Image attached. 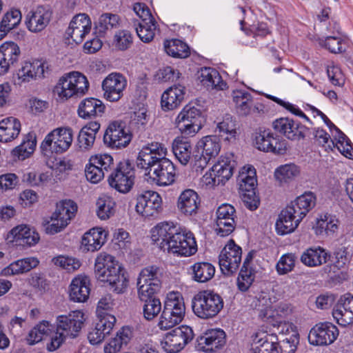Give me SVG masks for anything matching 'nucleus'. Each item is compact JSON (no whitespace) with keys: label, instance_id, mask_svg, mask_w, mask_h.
<instances>
[{"label":"nucleus","instance_id":"obj_24","mask_svg":"<svg viewBox=\"0 0 353 353\" xmlns=\"http://www.w3.org/2000/svg\"><path fill=\"white\" fill-rule=\"evenodd\" d=\"M198 347L205 352H213L225 344V334L221 329L208 330L198 340Z\"/></svg>","mask_w":353,"mask_h":353},{"label":"nucleus","instance_id":"obj_16","mask_svg":"<svg viewBox=\"0 0 353 353\" xmlns=\"http://www.w3.org/2000/svg\"><path fill=\"white\" fill-rule=\"evenodd\" d=\"M135 208L144 217H156L163 210L161 197L157 192L146 191L137 196Z\"/></svg>","mask_w":353,"mask_h":353},{"label":"nucleus","instance_id":"obj_15","mask_svg":"<svg viewBox=\"0 0 353 353\" xmlns=\"http://www.w3.org/2000/svg\"><path fill=\"white\" fill-rule=\"evenodd\" d=\"M242 250L241 247L230 240L219 254V265L222 272L230 275L236 272L241 262Z\"/></svg>","mask_w":353,"mask_h":353},{"label":"nucleus","instance_id":"obj_54","mask_svg":"<svg viewBox=\"0 0 353 353\" xmlns=\"http://www.w3.org/2000/svg\"><path fill=\"white\" fill-rule=\"evenodd\" d=\"M20 53L19 47L14 42H5L0 46V57L11 65L18 61Z\"/></svg>","mask_w":353,"mask_h":353},{"label":"nucleus","instance_id":"obj_41","mask_svg":"<svg viewBox=\"0 0 353 353\" xmlns=\"http://www.w3.org/2000/svg\"><path fill=\"white\" fill-rule=\"evenodd\" d=\"M39 263L36 257H27L17 260L4 268L3 274L6 276L23 274L35 268Z\"/></svg>","mask_w":353,"mask_h":353},{"label":"nucleus","instance_id":"obj_34","mask_svg":"<svg viewBox=\"0 0 353 353\" xmlns=\"http://www.w3.org/2000/svg\"><path fill=\"white\" fill-rule=\"evenodd\" d=\"M105 110L103 102L96 98H86L79 105L78 114L84 119H91L101 116Z\"/></svg>","mask_w":353,"mask_h":353},{"label":"nucleus","instance_id":"obj_32","mask_svg":"<svg viewBox=\"0 0 353 353\" xmlns=\"http://www.w3.org/2000/svg\"><path fill=\"white\" fill-rule=\"evenodd\" d=\"M90 280L86 276H78L72 281L70 286L69 296L71 301L83 303L90 294Z\"/></svg>","mask_w":353,"mask_h":353},{"label":"nucleus","instance_id":"obj_47","mask_svg":"<svg viewBox=\"0 0 353 353\" xmlns=\"http://www.w3.org/2000/svg\"><path fill=\"white\" fill-rule=\"evenodd\" d=\"M164 49L168 55L174 58L185 59L190 55L189 47L179 39L165 41Z\"/></svg>","mask_w":353,"mask_h":353},{"label":"nucleus","instance_id":"obj_18","mask_svg":"<svg viewBox=\"0 0 353 353\" xmlns=\"http://www.w3.org/2000/svg\"><path fill=\"white\" fill-rule=\"evenodd\" d=\"M216 232L221 236L230 234L236 227V210L228 203L220 205L216 212Z\"/></svg>","mask_w":353,"mask_h":353},{"label":"nucleus","instance_id":"obj_25","mask_svg":"<svg viewBox=\"0 0 353 353\" xmlns=\"http://www.w3.org/2000/svg\"><path fill=\"white\" fill-rule=\"evenodd\" d=\"M301 221L302 219L295 212V210L288 205L281 212L276 222V232L280 235L291 233L294 231Z\"/></svg>","mask_w":353,"mask_h":353},{"label":"nucleus","instance_id":"obj_58","mask_svg":"<svg viewBox=\"0 0 353 353\" xmlns=\"http://www.w3.org/2000/svg\"><path fill=\"white\" fill-rule=\"evenodd\" d=\"M334 128L338 133V137L334 139V147L337 148L339 151L345 157L353 159V149L349 143V140H347L346 136L342 132L336 127Z\"/></svg>","mask_w":353,"mask_h":353},{"label":"nucleus","instance_id":"obj_63","mask_svg":"<svg viewBox=\"0 0 353 353\" xmlns=\"http://www.w3.org/2000/svg\"><path fill=\"white\" fill-rule=\"evenodd\" d=\"M293 308L289 303L281 302L276 306L272 307V314L270 316V321L276 319V322H281L282 319H286L292 314Z\"/></svg>","mask_w":353,"mask_h":353},{"label":"nucleus","instance_id":"obj_23","mask_svg":"<svg viewBox=\"0 0 353 353\" xmlns=\"http://www.w3.org/2000/svg\"><path fill=\"white\" fill-rule=\"evenodd\" d=\"M52 17L50 9L46 6H38L28 12L25 23L27 28L32 32H39L46 28Z\"/></svg>","mask_w":353,"mask_h":353},{"label":"nucleus","instance_id":"obj_7","mask_svg":"<svg viewBox=\"0 0 353 353\" xmlns=\"http://www.w3.org/2000/svg\"><path fill=\"white\" fill-rule=\"evenodd\" d=\"M73 141L72 130L69 128H59L48 133L41 144L42 153L49 156L67 151Z\"/></svg>","mask_w":353,"mask_h":353},{"label":"nucleus","instance_id":"obj_49","mask_svg":"<svg viewBox=\"0 0 353 353\" xmlns=\"http://www.w3.org/2000/svg\"><path fill=\"white\" fill-rule=\"evenodd\" d=\"M338 221L330 214L321 215L317 219L315 232L317 235H330L338 230Z\"/></svg>","mask_w":353,"mask_h":353},{"label":"nucleus","instance_id":"obj_35","mask_svg":"<svg viewBox=\"0 0 353 353\" xmlns=\"http://www.w3.org/2000/svg\"><path fill=\"white\" fill-rule=\"evenodd\" d=\"M77 211V204L71 200L62 201L57 204L54 212L50 220H58L62 225H68Z\"/></svg>","mask_w":353,"mask_h":353},{"label":"nucleus","instance_id":"obj_44","mask_svg":"<svg viewBox=\"0 0 353 353\" xmlns=\"http://www.w3.org/2000/svg\"><path fill=\"white\" fill-rule=\"evenodd\" d=\"M52 326L48 321H41L31 329L26 338L27 343L33 345L38 343L44 336H48L52 332Z\"/></svg>","mask_w":353,"mask_h":353},{"label":"nucleus","instance_id":"obj_2","mask_svg":"<svg viewBox=\"0 0 353 353\" xmlns=\"http://www.w3.org/2000/svg\"><path fill=\"white\" fill-rule=\"evenodd\" d=\"M151 239L163 251L178 256H189L197 251L193 234L177 229L173 223L162 222L157 225L151 230Z\"/></svg>","mask_w":353,"mask_h":353},{"label":"nucleus","instance_id":"obj_27","mask_svg":"<svg viewBox=\"0 0 353 353\" xmlns=\"http://www.w3.org/2000/svg\"><path fill=\"white\" fill-rule=\"evenodd\" d=\"M276 301V298L270 292L261 291L252 298L251 307L259 312V317L264 321H270V316L272 314V305Z\"/></svg>","mask_w":353,"mask_h":353},{"label":"nucleus","instance_id":"obj_51","mask_svg":"<svg viewBox=\"0 0 353 353\" xmlns=\"http://www.w3.org/2000/svg\"><path fill=\"white\" fill-rule=\"evenodd\" d=\"M300 174V168L294 163L285 164L275 170V179L280 183H288Z\"/></svg>","mask_w":353,"mask_h":353},{"label":"nucleus","instance_id":"obj_20","mask_svg":"<svg viewBox=\"0 0 353 353\" xmlns=\"http://www.w3.org/2000/svg\"><path fill=\"white\" fill-rule=\"evenodd\" d=\"M232 101L237 114L247 117L253 113L263 112V105L261 103L254 104L252 94L245 90H235L232 92Z\"/></svg>","mask_w":353,"mask_h":353},{"label":"nucleus","instance_id":"obj_33","mask_svg":"<svg viewBox=\"0 0 353 353\" xmlns=\"http://www.w3.org/2000/svg\"><path fill=\"white\" fill-rule=\"evenodd\" d=\"M185 95V87L174 85L167 89L161 96V107L164 110L176 108L182 102Z\"/></svg>","mask_w":353,"mask_h":353},{"label":"nucleus","instance_id":"obj_31","mask_svg":"<svg viewBox=\"0 0 353 353\" xmlns=\"http://www.w3.org/2000/svg\"><path fill=\"white\" fill-rule=\"evenodd\" d=\"M106 232L101 228H93L85 232L81 239V248L87 252L99 250L106 241Z\"/></svg>","mask_w":353,"mask_h":353},{"label":"nucleus","instance_id":"obj_21","mask_svg":"<svg viewBox=\"0 0 353 353\" xmlns=\"http://www.w3.org/2000/svg\"><path fill=\"white\" fill-rule=\"evenodd\" d=\"M91 21L85 14L75 15L65 31L67 39H72L76 44L81 43L91 30Z\"/></svg>","mask_w":353,"mask_h":353},{"label":"nucleus","instance_id":"obj_9","mask_svg":"<svg viewBox=\"0 0 353 353\" xmlns=\"http://www.w3.org/2000/svg\"><path fill=\"white\" fill-rule=\"evenodd\" d=\"M191 327L181 325L166 333L161 342L162 348L168 353H177L194 339Z\"/></svg>","mask_w":353,"mask_h":353},{"label":"nucleus","instance_id":"obj_56","mask_svg":"<svg viewBox=\"0 0 353 353\" xmlns=\"http://www.w3.org/2000/svg\"><path fill=\"white\" fill-rule=\"evenodd\" d=\"M163 309L185 314V307L181 294L177 292H169L167 294Z\"/></svg>","mask_w":353,"mask_h":353},{"label":"nucleus","instance_id":"obj_46","mask_svg":"<svg viewBox=\"0 0 353 353\" xmlns=\"http://www.w3.org/2000/svg\"><path fill=\"white\" fill-rule=\"evenodd\" d=\"M191 145L183 138L177 137L172 143V152L182 165H186L191 157Z\"/></svg>","mask_w":353,"mask_h":353},{"label":"nucleus","instance_id":"obj_3","mask_svg":"<svg viewBox=\"0 0 353 353\" xmlns=\"http://www.w3.org/2000/svg\"><path fill=\"white\" fill-rule=\"evenodd\" d=\"M94 274L102 282H107L114 292L121 294L128 287V280L124 268L115 258L106 253H99L94 263Z\"/></svg>","mask_w":353,"mask_h":353},{"label":"nucleus","instance_id":"obj_13","mask_svg":"<svg viewBox=\"0 0 353 353\" xmlns=\"http://www.w3.org/2000/svg\"><path fill=\"white\" fill-rule=\"evenodd\" d=\"M48 72V64L41 60L24 61L17 72L14 83L19 85L45 77Z\"/></svg>","mask_w":353,"mask_h":353},{"label":"nucleus","instance_id":"obj_17","mask_svg":"<svg viewBox=\"0 0 353 353\" xmlns=\"http://www.w3.org/2000/svg\"><path fill=\"white\" fill-rule=\"evenodd\" d=\"M339 335L336 326L330 322L319 323L310 331L308 340L314 345H328L334 343Z\"/></svg>","mask_w":353,"mask_h":353},{"label":"nucleus","instance_id":"obj_22","mask_svg":"<svg viewBox=\"0 0 353 353\" xmlns=\"http://www.w3.org/2000/svg\"><path fill=\"white\" fill-rule=\"evenodd\" d=\"M274 130L290 140L303 139L308 129L300 123L289 118H280L272 124Z\"/></svg>","mask_w":353,"mask_h":353},{"label":"nucleus","instance_id":"obj_26","mask_svg":"<svg viewBox=\"0 0 353 353\" xmlns=\"http://www.w3.org/2000/svg\"><path fill=\"white\" fill-rule=\"evenodd\" d=\"M200 203L198 194L193 190L187 189L180 194L176 207L181 214L190 216L197 213Z\"/></svg>","mask_w":353,"mask_h":353},{"label":"nucleus","instance_id":"obj_52","mask_svg":"<svg viewBox=\"0 0 353 353\" xmlns=\"http://www.w3.org/2000/svg\"><path fill=\"white\" fill-rule=\"evenodd\" d=\"M119 17L114 14H101L96 23L95 28L100 35H103L108 30L117 28L119 26Z\"/></svg>","mask_w":353,"mask_h":353},{"label":"nucleus","instance_id":"obj_59","mask_svg":"<svg viewBox=\"0 0 353 353\" xmlns=\"http://www.w3.org/2000/svg\"><path fill=\"white\" fill-rule=\"evenodd\" d=\"M255 274L252 268H242L237 278V286L241 292L247 291L254 281Z\"/></svg>","mask_w":353,"mask_h":353},{"label":"nucleus","instance_id":"obj_57","mask_svg":"<svg viewBox=\"0 0 353 353\" xmlns=\"http://www.w3.org/2000/svg\"><path fill=\"white\" fill-rule=\"evenodd\" d=\"M144 302L143 306V316L148 321L154 319L161 310V303L159 299L150 298L147 300H141Z\"/></svg>","mask_w":353,"mask_h":353},{"label":"nucleus","instance_id":"obj_38","mask_svg":"<svg viewBox=\"0 0 353 353\" xmlns=\"http://www.w3.org/2000/svg\"><path fill=\"white\" fill-rule=\"evenodd\" d=\"M100 129V123L92 121L81 128L78 136L79 147L83 150L90 149L94 143L96 134Z\"/></svg>","mask_w":353,"mask_h":353},{"label":"nucleus","instance_id":"obj_37","mask_svg":"<svg viewBox=\"0 0 353 353\" xmlns=\"http://www.w3.org/2000/svg\"><path fill=\"white\" fill-rule=\"evenodd\" d=\"M21 123L14 117H10L0 121V141L8 143L16 139L21 131Z\"/></svg>","mask_w":353,"mask_h":353},{"label":"nucleus","instance_id":"obj_28","mask_svg":"<svg viewBox=\"0 0 353 353\" xmlns=\"http://www.w3.org/2000/svg\"><path fill=\"white\" fill-rule=\"evenodd\" d=\"M8 238H12L17 245L30 247L39 242L40 236L34 230L26 225H20L11 230Z\"/></svg>","mask_w":353,"mask_h":353},{"label":"nucleus","instance_id":"obj_43","mask_svg":"<svg viewBox=\"0 0 353 353\" xmlns=\"http://www.w3.org/2000/svg\"><path fill=\"white\" fill-rule=\"evenodd\" d=\"M315 204L314 194L312 192H307L297 197L288 205L295 210V212L303 219Z\"/></svg>","mask_w":353,"mask_h":353},{"label":"nucleus","instance_id":"obj_5","mask_svg":"<svg viewBox=\"0 0 353 353\" xmlns=\"http://www.w3.org/2000/svg\"><path fill=\"white\" fill-rule=\"evenodd\" d=\"M194 314L202 319L216 316L223 307L220 295L210 290L201 291L194 295L192 303Z\"/></svg>","mask_w":353,"mask_h":353},{"label":"nucleus","instance_id":"obj_64","mask_svg":"<svg viewBox=\"0 0 353 353\" xmlns=\"http://www.w3.org/2000/svg\"><path fill=\"white\" fill-rule=\"evenodd\" d=\"M133 37L128 30H121L117 32L114 37L113 44L120 50H125L132 44Z\"/></svg>","mask_w":353,"mask_h":353},{"label":"nucleus","instance_id":"obj_29","mask_svg":"<svg viewBox=\"0 0 353 353\" xmlns=\"http://www.w3.org/2000/svg\"><path fill=\"white\" fill-rule=\"evenodd\" d=\"M332 315L340 325L351 323L353 319V295L347 294L341 297L334 308Z\"/></svg>","mask_w":353,"mask_h":353},{"label":"nucleus","instance_id":"obj_4","mask_svg":"<svg viewBox=\"0 0 353 353\" xmlns=\"http://www.w3.org/2000/svg\"><path fill=\"white\" fill-rule=\"evenodd\" d=\"M85 321L84 313L81 310H74L68 314L57 316L54 323L55 332L50 341L47 343L46 349L50 352L55 351L67 339L77 337Z\"/></svg>","mask_w":353,"mask_h":353},{"label":"nucleus","instance_id":"obj_42","mask_svg":"<svg viewBox=\"0 0 353 353\" xmlns=\"http://www.w3.org/2000/svg\"><path fill=\"white\" fill-rule=\"evenodd\" d=\"M132 338V331L128 327H123L104 346V353H117L123 345H126Z\"/></svg>","mask_w":353,"mask_h":353},{"label":"nucleus","instance_id":"obj_30","mask_svg":"<svg viewBox=\"0 0 353 353\" xmlns=\"http://www.w3.org/2000/svg\"><path fill=\"white\" fill-rule=\"evenodd\" d=\"M236 165V162L234 155L227 154L225 156H221L211 169L214 172V174L218 177L219 182L221 181L223 185L232 176Z\"/></svg>","mask_w":353,"mask_h":353},{"label":"nucleus","instance_id":"obj_8","mask_svg":"<svg viewBox=\"0 0 353 353\" xmlns=\"http://www.w3.org/2000/svg\"><path fill=\"white\" fill-rule=\"evenodd\" d=\"M202 112L200 108L190 104L186 105L175 120L176 128L181 134L193 136L202 127Z\"/></svg>","mask_w":353,"mask_h":353},{"label":"nucleus","instance_id":"obj_40","mask_svg":"<svg viewBox=\"0 0 353 353\" xmlns=\"http://www.w3.org/2000/svg\"><path fill=\"white\" fill-rule=\"evenodd\" d=\"M202 84L208 88L223 90L227 88V83L223 81L219 72L214 68H203L200 76Z\"/></svg>","mask_w":353,"mask_h":353},{"label":"nucleus","instance_id":"obj_48","mask_svg":"<svg viewBox=\"0 0 353 353\" xmlns=\"http://www.w3.org/2000/svg\"><path fill=\"white\" fill-rule=\"evenodd\" d=\"M199 149L202 150V154L210 159L218 155L221 150L219 138L216 136H206L201 139L198 143Z\"/></svg>","mask_w":353,"mask_h":353},{"label":"nucleus","instance_id":"obj_1","mask_svg":"<svg viewBox=\"0 0 353 353\" xmlns=\"http://www.w3.org/2000/svg\"><path fill=\"white\" fill-rule=\"evenodd\" d=\"M166 155L163 143L151 142L142 147L137 159V167L145 170V174L160 186L171 185L175 180V167Z\"/></svg>","mask_w":353,"mask_h":353},{"label":"nucleus","instance_id":"obj_11","mask_svg":"<svg viewBox=\"0 0 353 353\" xmlns=\"http://www.w3.org/2000/svg\"><path fill=\"white\" fill-rule=\"evenodd\" d=\"M135 174L129 161L120 162L108 177L110 185L119 192L127 193L134 183Z\"/></svg>","mask_w":353,"mask_h":353},{"label":"nucleus","instance_id":"obj_10","mask_svg":"<svg viewBox=\"0 0 353 353\" xmlns=\"http://www.w3.org/2000/svg\"><path fill=\"white\" fill-rule=\"evenodd\" d=\"M161 282L158 276V268L150 266L143 269L137 279L138 296L140 300L154 298L161 288Z\"/></svg>","mask_w":353,"mask_h":353},{"label":"nucleus","instance_id":"obj_39","mask_svg":"<svg viewBox=\"0 0 353 353\" xmlns=\"http://www.w3.org/2000/svg\"><path fill=\"white\" fill-rule=\"evenodd\" d=\"M328 257L327 252L318 246L307 249L301 254L300 260L307 267H316L325 263Z\"/></svg>","mask_w":353,"mask_h":353},{"label":"nucleus","instance_id":"obj_53","mask_svg":"<svg viewBox=\"0 0 353 353\" xmlns=\"http://www.w3.org/2000/svg\"><path fill=\"white\" fill-rule=\"evenodd\" d=\"M184 315V314L163 309L159 318L158 326L163 330L172 328L183 320Z\"/></svg>","mask_w":353,"mask_h":353},{"label":"nucleus","instance_id":"obj_45","mask_svg":"<svg viewBox=\"0 0 353 353\" xmlns=\"http://www.w3.org/2000/svg\"><path fill=\"white\" fill-rule=\"evenodd\" d=\"M192 275L194 281L205 283L210 281L214 275L215 268L209 263H196L191 266Z\"/></svg>","mask_w":353,"mask_h":353},{"label":"nucleus","instance_id":"obj_6","mask_svg":"<svg viewBox=\"0 0 353 353\" xmlns=\"http://www.w3.org/2000/svg\"><path fill=\"white\" fill-rule=\"evenodd\" d=\"M89 88V82L85 75L79 72H71L61 77L54 91L61 99L85 94Z\"/></svg>","mask_w":353,"mask_h":353},{"label":"nucleus","instance_id":"obj_36","mask_svg":"<svg viewBox=\"0 0 353 353\" xmlns=\"http://www.w3.org/2000/svg\"><path fill=\"white\" fill-rule=\"evenodd\" d=\"M239 126L236 121L230 114H225L221 121L216 123V132L219 136L228 141L236 139Z\"/></svg>","mask_w":353,"mask_h":353},{"label":"nucleus","instance_id":"obj_50","mask_svg":"<svg viewBox=\"0 0 353 353\" xmlns=\"http://www.w3.org/2000/svg\"><path fill=\"white\" fill-rule=\"evenodd\" d=\"M116 203L114 199L107 195L101 196L97 201V214L101 220H106L114 214Z\"/></svg>","mask_w":353,"mask_h":353},{"label":"nucleus","instance_id":"obj_19","mask_svg":"<svg viewBox=\"0 0 353 353\" xmlns=\"http://www.w3.org/2000/svg\"><path fill=\"white\" fill-rule=\"evenodd\" d=\"M127 86L126 78L120 73L113 72L102 82L104 98L110 101H118L123 95Z\"/></svg>","mask_w":353,"mask_h":353},{"label":"nucleus","instance_id":"obj_14","mask_svg":"<svg viewBox=\"0 0 353 353\" xmlns=\"http://www.w3.org/2000/svg\"><path fill=\"white\" fill-rule=\"evenodd\" d=\"M254 143L258 150L274 154H284L288 150L286 141L268 130L256 133Z\"/></svg>","mask_w":353,"mask_h":353},{"label":"nucleus","instance_id":"obj_12","mask_svg":"<svg viewBox=\"0 0 353 353\" xmlns=\"http://www.w3.org/2000/svg\"><path fill=\"white\" fill-rule=\"evenodd\" d=\"M132 135L126 128L125 122L114 121L111 122L103 136L105 145L111 149H121L130 143Z\"/></svg>","mask_w":353,"mask_h":353},{"label":"nucleus","instance_id":"obj_55","mask_svg":"<svg viewBox=\"0 0 353 353\" xmlns=\"http://www.w3.org/2000/svg\"><path fill=\"white\" fill-rule=\"evenodd\" d=\"M137 34L139 39L144 43H149L153 40L156 33L158 32L156 20L154 21L139 22V26L136 28Z\"/></svg>","mask_w":353,"mask_h":353},{"label":"nucleus","instance_id":"obj_62","mask_svg":"<svg viewBox=\"0 0 353 353\" xmlns=\"http://www.w3.org/2000/svg\"><path fill=\"white\" fill-rule=\"evenodd\" d=\"M296 256L292 253L283 255L276 264V270L279 274H285L291 272L295 265Z\"/></svg>","mask_w":353,"mask_h":353},{"label":"nucleus","instance_id":"obj_61","mask_svg":"<svg viewBox=\"0 0 353 353\" xmlns=\"http://www.w3.org/2000/svg\"><path fill=\"white\" fill-rule=\"evenodd\" d=\"M21 20V13L19 10H11L4 14L0 25L7 32L14 28Z\"/></svg>","mask_w":353,"mask_h":353},{"label":"nucleus","instance_id":"obj_60","mask_svg":"<svg viewBox=\"0 0 353 353\" xmlns=\"http://www.w3.org/2000/svg\"><path fill=\"white\" fill-rule=\"evenodd\" d=\"M90 160L94 166L98 167L105 173L108 172L114 165L112 157L106 153L91 156Z\"/></svg>","mask_w":353,"mask_h":353}]
</instances>
